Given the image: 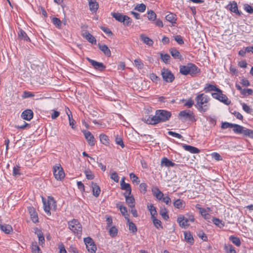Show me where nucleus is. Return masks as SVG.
Masks as SVG:
<instances>
[{
    "label": "nucleus",
    "instance_id": "0e129e2a",
    "mask_svg": "<svg viewBox=\"0 0 253 253\" xmlns=\"http://www.w3.org/2000/svg\"><path fill=\"white\" fill-rule=\"evenodd\" d=\"M244 9L249 13L252 14L253 13V7L248 4L244 5Z\"/></svg>",
    "mask_w": 253,
    "mask_h": 253
},
{
    "label": "nucleus",
    "instance_id": "0eeeda50",
    "mask_svg": "<svg viewBox=\"0 0 253 253\" xmlns=\"http://www.w3.org/2000/svg\"><path fill=\"white\" fill-rule=\"evenodd\" d=\"M163 80L167 83H172L174 79V76L169 69H163L161 72Z\"/></svg>",
    "mask_w": 253,
    "mask_h": 253
},
{
    "label": "nucleus",
    "instance_id": "2f4dec72",
    "mask_svg": "<svg viewBox=\"0 0 253 253\" xmlns=\"http://www.w3.org/2000/svg\"><path fill=\"white\" fill-rule=\"evenodd\" d=\"M166 19L172 24L176 23V15L173 13H169L166 16Z\"/></svg>",
    "mask_w": 253,
    "mask_h": 253
},
{
    "label": "nucleus",
    "instance_id": "b1692460",
    "mask_svg": "<svg viewBox=\"0 0 253 253\" xmlns=\"http://www.w3.org/2000/svg\"><path fill=\"white\" fill-rule=\"evenodd\" d=\"M88 4L89 6V10L91 11L95 12L98 9L99 5L96 0H89Z\"/></svg>",
    "mask_w": 253,
    "mask_h": 253
},
{
    "label": "nucleus",
    "instance_id": "dca6fc26",
    "mask_svg": "<svg viewBox=\"0 0 253 253\" xmlns=\"http://www.w3.org/2000/svg\"><path fill=\"white\" fill-rule=\"evenodd\" d=\"M198 208L199 211L201 213V215L205 219L209 221V220L211 219V215L208 212V211L210 212L211 211L210 208H207L208 211L202 207H198Z\"/></svg>",
    "mask_w": 253,
    "mask_h": 253
},
{
    "label": "nucleus",
    "instance_id": "1a4fd4ad",
    "mask_svg": "<svg viewBox=\"0 0 253 253\" xmlns=\"http://www.w3.org/2000/svg\"><path fill=\"white\" fill-rule=\"evenodd\" d=\"M86 59L96 70L103 72L105 70L106 66L103 63L97 62L88 57H86Z\"/></svg>",
    "mask_w": 253,
    "mask_h": 253
},
{
    "label": "nucleus",
    "instance_id": "58836bf2",
    "mask_svg": "<svg viewBox=\"0 0 253 253\" xmlns=\"http://www.w3.org/2000/svg\"><path fill=\"white\" fill-rule=\"evenodd\" d=\"M127 221L129 226V230L133 233H136L137 228L134 223L130 221L129 218H127Z\"/></svg>",
    "mask_w": 253,
    "mask_h": 253
},
{
    "label": "nucleus",
    "instance_id": "79ce46f5",
    "mask_svg": "<svg viewBox=\"0 0 253 253\" xmlns=\"http://www.w3.org/2000/svg\"><path fill=\"white\" fill-rule=\"evenodd\" d=\"M121 187L122 190L126 191V193L128 194V195L131 194V189L129 184L126 183V184H124V185H122Z\"/></svg>",
    "mask_w": 253,
    "mask_h": 253
},
{
    "label": "nucleus",
    "instance_id": "4be33fe9",
    "mask_svg": "<svg viewBox=\"0 0 253 253\" xmlns=\"http://www.w3.org/2000/svg\"><path fill=\"white\" fill-rule=\"evenodd\" d=\"M182 147L185 150L193 154H197L200 152V150L197 148L191 145L183 144Z\"/></svg>",
    "mask_w": 253,
    "mask_h": 253
},
{
    "label": "nucleus",
    "instance_id": "39448f33",
    "mask_svg": "<svg viewBox=\"0 0 253 253\" xmlns=\"http://www.w3.org/2000/svg\"><path fill=\"white\" fill-rule=\"evenodd\" d=\"M178 118L183 121L186 120L191 122L195 121L194 113L190 110H185L180 111L178 114Z\"/></svg>",
    "mask_w": 253,
    "mask_h": 253
},
{
    "label": "nucleus",
    "instance_id": "49530a36",
    "mask_svg": "<svg viewBox=\"0 0 253 253\" xmlns=\"http://www.w3.org/2000/svg\"><path fill=\"white\" fill-rule=\"evenodd\" d=\"M148 19L149 20L154 21L156 19V14L152 10L148 11Z\"/></svg>",
    "mask_w": 253,
    "mask_h": 253
},
{
    "label": "nucleus",
    "instance_id": "052dcab7",
    "mask_svg": "<svg viewBox=\"0 0 253 253\" xmlns=\"http://www.w3.org/2000/svg\"><path fill=\"white\" fill-rule=\"evenodd\" d=\"M34 96V94L32 92L24 91L22 95V98L23 99L32 97Z\"/></svg>",
    "mask_w": 253,
    "mask_h": 253
},
{
    "label": "nucleus",
    "instance_id": "aec40b11",
    "mask_svg": "<svg viewBox=\"0 0 253 253\" xmlns=\"http://www.w3.org/2000/svg\"><path fill=\"white\" fill-rule=\"evenodd\" d=\"M152 192L153 196L158 200L160 201L162 199V196L164 195L162 192L157 187H153L152 188Z\"/></svg>",
    "mask_w": 253,
    "mask_h": 253
},
{
    "label": "nucleus",
    "instance_id": "6e6552de",
    "mask_svg": "<svg viewBox=\"0 0 253 253\" xmlns=\"http://www.w3.org/2000/svg\"><path fill=\"white\" fill-rule=\"evenodd\" d=\"M53 174L57 180H62L65 177L64 170L60 164L56 165L53 168Z\"/></svg>",
    "mask_w": 253,
    "mask_h": 253
},
{
    "label": "nucleus",
    "instance_id": "e2e57ef3",
    "mask_svg": "<svg viewBox=\"0 0 253 253\" xmlns=\"http://www.w3.org/2000/svg\"><path fill=\"white\" fill-rule=\"evenodd\" d=\"M118 230L115 226L110 227L109 229V234L112 237H115L117 235Z\"/></svg>",
    "mask_w": 253,
    "mask_h": 253
},
{
    "label": "nucleus",
    "instance_id": "7ed1b4c3",
    "mask_svg": "<svg viewBox=\"0 0 253 253\" xmlns=\"http://www.w3.org/2000/svg\"><path fill=\"white\" fill-rule=\"evenodd\" d=\"M171 116V113L168 111L165 110H157L155 112L154 118L156 122L159 124L161 122H165L169 120Z\"/></svg>",
    "mask_w": 253,
    "mask_h": 253
},
{
    "label": "nucleus",
    "instance_id": "8fccbe9b",
    "mask_svg": "<svg viewBox=\"0 0 253 253\" xmlns=\"http://www.w3.org/2000/svg\"><path fill=\"white\" fill-rule=\"evenodd\" d=\"M134 63L136 68L141 69L143 68L144 65L140 59H136L134 60Z\"/></svg>",
    "mask_w": 253,
    "mask_h": 253
},
{
    "label": "nucleus",
    "instance_id": "603ef678",
    "mask_svg": "<svg viewBox=\"0 0 253 253\" xmlns=\"http://www.w3.org/2000/svg\"><path fill=\"white\" fill-rule=\"evenodd\" d=\"M126 201L127 204H133L134 202V198L132 196H130V195L125 193Z\"/></svg>",
    "mask_w": 253,
    "mask_h": 253
},
{
    "label": "nucleus",
    "instance_id": "bf43d9fd",
    "mask_svg": "<svg viewBox=\"0 0 253 253\" xmlns=\"http://www.w3.org/2000/svg\"><path fill=\"white\" fill-rule=\"evenodd\" d=\"M242 106L243 110L244 111H245L246 113L251 114L252 112V111H253L252 109L251 108V107L249 106H248V105H247L246 103H242Z\"/></svg>",
    "mask_w": 253,
    "mask_h": 253
},
{
    "label": "nucleus",
    "instance_id": "c03bdc74",
    "mask_svg": "<svg viewBox=\"0 0 253 253\" xmlns=\"http://www.w3.org/2000/svg\"><path fill=\"white\" fill-rule=\"evenodd\" d=\"M129 177L133 183H135L136 184H138L139 183L140 181L139 180V178L134 173H130L129 174Z\"/></svg>",
    "mask_w": 253,
    "mask_h": 253
},
{
    "label": "nucleus",
    "instance_id": "c756f323",
    "mask_svg": "<svg viewBox=\"0 0 253 253\" xmlns=\"http://www.w3.org/2000/svg\"><path fill=\"white\" fill-rule=\"evenodd\" d=\"M233 127H234L233 131L235 133L244 134L245 127L237 124H234Z\"/></svg>",
    "mask_w": 253,
    "mask_h": 253
},
{
    "label": "nucleus",
    "instance_id": "de8ad7c7",
    "mask_svg": "<svg viewBox=\"0 0 253 253\" xmlns=\"http://www.w3.org/2000/svg\"><path fill=\"white\" fill-rule=\"evenodd\" d=\"M86 247L88 251L91 253H95L97 249L96 245L94 244V242H93V244H90L86 246Z\"/></svg>",
    "mask_w": 253,
    "mask_h": 253
},
{
    "label": "nucleus",
    "instance_id": "37998d69",
    "mask_svg": "<svg viewBox=\"0 0 253 253\" xmlns=\"http://www.w3.org/2000/svg\"><path fill=\"white\" fill-rule=\"evenodd\" d=\"M152 220L153 221V224L154 225V226L157 228V229H162L163 228V226L162 225V223H161V221L157 219L156 218V217H153V218H152Z\"/></svg>",
    "mask_w": 253,
    "mask_h": 253
},
{
    "label": "nucleus",
    "instance_id": "09e8293b",
    "mask_svg": "<svg viewBox=\"0 0 253 253\" xmlns=\"http://www.w3.org/2000/svg\"><path fill=\"white\" fill-rule=\"evenodd\" d=\"M146 9V5L143 3L138 4L134 8V10H137L139 12H143Z\"/></svg>",
    "mask_w": 253,
    "mask_h": 253
},
{
    "label": "nucleus",
    "instance_id": "72a5a7b5",
    "mask_svg": "<svg viewBox=\"0 0 253 253\" xmlns=\"http://www.w3.org/2000/svg\"><path fill=\"white\" fill-rule=\"evenodd\" d=\"M68 110L69 112H67L66 113H67V114L68 117L69 125L72 127V128H75L76 127V126H75L76 122L73 119L72 113H71V111H70V110L69 109H68Z\"/></svg>",
    "mask_w": 253,
    "mask_h": 253
},
{
    "label": "nucleus",
    "instance_id": "7c9ffc66",
    "mask_svg": "<svg viewBox=\"0 0 253 253\" xmlns=\"http://www.w3.org/2000/svg\"><path fill=\"white\" fill-rule=\"evenodd\" d=\"M111 15L116 20L122 23L124 20V17L125 15H123L122 13L119 12H112Z\"/></svg>",
    "mask_w": 253,
    "mask_h": 253
},
{
    "label": "nucleus",
    "instance_id": "2eb2a0df",
    "mask_svg": "<svg viewBox=\"0 0 253 253\" xmlns=\"http://www.w3.org/2000/svg\"><path fill=\"white\" fill-rule=\"evenodd\" d=\"M21 118L27 121H30L33 118V112L31 109H26L21 114Z\"/></svg>",
    "mask_w": 253,
    "mask_h": 253
},
{
    "label": "nucleus",
    "instance_id": "f704fd0d",
    "mask_svg": "<svg viewBox=\"0 0 253 253\" xmlns=\"http://www.w3.org/2000/svg\"><path fill=\"white\" fill-rule=\"evenodd\" d=\"M31 250L33 253H42V251L36 242H32Z\"/></svg>",
    "mask_w": 253,
    "mask_h": 253
},
{
    "label": "nucleus",
    "instance_id": "a211bd4d",
    "mask_svg": "<svg viewBox=\"0 0 253 253\" xmlns=\"http://www.w3.org/2000/svg\"><path fill=\"white\" fill-rule=\"evenodd\" d=\"M18 38L21 41L29 42H31L30 39L28 36L26 32L21 29H20L18 32Z\"/></svg>",
    "mask_w": 253,
    "mask_h": 253
},
{
    "label": "nucleus",
    "instance_id": "f8f14e48",
    "mask_svg": "<svg viewBox=\"0 0 253 253\" xmlns=\"http://www.w3.org/2000/svg\"><path fill=\"white\" fill-rule=\"evenodd\" d=\"M177 221L181 228H186L189 226V220L183 215H180L177 219Z\"/></svg>",
    "mask_w": 253,
    "mask_h": 253
},
{
    "label": "nucleus",
    "instance_id": "a18cd8bd",
    "mask_svg": "<svg viewBox=\"0 0 253 253\" xmlns=\"http://www.w3.org/2000/svg\"><path fill=\"white\" fill-rule=\"evenodd\" d=\"M120 211L122 214L125 216V218L127 220L129 218V215L127 213V211L126 207H119Z\"/></svg>",
    "mask_w": 253,
    "mask_h": 253
},
{
    "label": "nucleus",
    "instance_id": "cd10ccee",
    "mask_svg": "<svg viewBox=\"0 0 253 253\" xmlns=\"http://www.w3.org/2000/svg\"><path fill=\"white\" fill-rule=\"evenodd\" d=\"M91 187L92 188L93 195L96 197H98L101 191L99 186L97 183L92 182L91 183Z\"/></svg>",
    "mask_w": 253,
    "mask_h": 253
},
{
    "label": "nucleus",
    "instance_id": "4d7b16f0",
    "mask_svg": "<svg viewBox=\"0 0 253 253\" xmlns=\"http://www.w3.org/2000/svg\"><path fill=\"white\" fill-rule=\"evenodd\" d=\"M161 58L164 62L165 63H168L169 62L170 57L168 54H163L161 53Z\"/></svg>",
    "mask_w": 253,
    "mask_h": 253
},
{
    "label": "nucleus",
    "instance_id": "13d9d810",
    "mask_svg": "<svg viewBox=\"0 0 253 253\" xmlns=\"http://www.w3.org/2000/svg\"><path fill=\"white\" fill-rule=\"evenodd\" d=\"M253 90L250 88H248V89L244 88L242 89V90H241V94H242L243 95H244V96L251 95L253 94Z\"/></svg>",
    "mask_w": 253,
    "mask_h": 253
},
{
    "label": "nucleus",
    "instance_id": "c9c22d12",
    "mask_svg": "<svg viewBox=\"0 0 253 253\" xmlns=\"http://www.w3.org/2000/svg\"><path fill=\"white\" fill-rule=\"evenodd\" d=\"M224 249L226 253H237L235 248L231 245L225 244Z\"/></svg>",
    "mask_w": 253,
    "mask_h": 253
},
{
    "label": "nucleus",
    "instance_id": "bb28decb",
    "mask_svg": "<svg viewBox=\"0 0 253 253\" xmlns=\"http://www.w3.org/2000/svg\"><path fill=\"white\" fill-rule=\"evenodd\" d=\"M0 229L2 232L7 234H10L13 231L11 226L9 224H1L0 226Z\"/></svg>",
    "mask_w": 253,
    "mask_h": 253
},
{
    "label": "nucleus",
    "instance_id": "f3484780",
    "mask_svg": "<svg viewBox=\"0 0 253 253\" xmlns=\"http://www.w3.org/2000/svg\"><path fill=\"white\" fill-rule=\"evenodd\" d=\"M83 36L90 43L95 44L96 43V40L91 34L87 31H85L83 34Z\"/></svg>",
    "mask_w": 253,
    "mask_h": 253
},
{
    "label": "nucleus",
    "instance_id": "3c124183",
    "mask_svg": "<svg viewBox=\"0 0 253 253\" xmlns=\"http://www.w3.org/2000/svg\"><path fill=\"white\" fill-rule=\"evenodd\" d=\"M20 170V169L19 166L14 167L13 168V175L16 177H19L21 175Z\"/></svg>",
    "mask_w": 253,
    "mask_h": 253
},
{
    "label": "nucleus",
    "instance_id": "5fc2aeb1",
    "mask_svg": "<svg viewBox=\"0 0 253 253\" xmlns=\"http://www.w3.org/2000/svg\"><path fill=\"white\" fill-rule=\"evenodd\" d=\"M243 135L253 138V130L245 128Z\"/></svg>",
    "mask_w": 253,
    "mask_h": 253
},
{
    "label": "nucleus",
    "instance_id": "ddd939ff",
    "mask_svg": "<svg viewBox=\"0 0 253 253\" xmlns=\"http://www.w3.org/2000/svg\"><path fill=\"white\" fill-rule=\"evenodd\" d=\"M28 211L30 215L31 219L34 223L39 222L38 213L33 207H29Z\"/></svg>",
    "mask_w": 253,
    "mask_h": 253
},
{
    "label": "nucleus",
    "instance_id": "6ab92c4d",
    "mask_svg": "<svg viewBox=\"0 0 253 253\" xmlns=\"http://www.w3.org/2000/svg\"><path fill=\"white\" fill-rule=\"evenodd\" d=\"M206 92H209L211 91H215L217 92H221V89L216 87L215 85L210 84H207L204 89Z\"/></svg>",
    "mask_w": 253,
    "mask_h": 253
},
{
    "label": "nucleus",
    "instance_id": "412c9836",
    "mask_svg": "<svg viewBox=\"0 0 253 253\" xmlns=\"http://www.w3.org/2000/svg\"><path fill=\"white\" fill-rule=\"evenodd\" d=\"M161 165L162 167H173L176 165L172 162V161H170L169 159H168L166 157H164L161 160Z\"/></svg>",
    "mask_w": 253,
    "mask_h": 253
},
{
    "label": "nucleus",
    "instance_id": "680f3d73",
    "mask_svg": "<svg viewBox=\"0 0 253 253\" xmlns=\"http://www.w3.org/2000/svg\"><path fill=\"white\" fill-rule=\"evenodd\" d=\"M149 211L151 215V218L153 217H156V215L157 214L155 207H148Z\"/></svg>",
    "mask_w": 253,
    "mask_h": 253
},
{
    "label": "nucleus",
    "instance_id": "a19ab883",
    "mask_svg": "<svg viewBox=\"0 0 253 253\" xmlns=\"http://www.w3.org/2000/svg\"><path fill=\"white\" fill-rule=\"evenodd\" d=\"M159 201H161L167 205H170L171 202L170 198L167 194H164Z\"/></svg>",
    "mask_w": 253,
    "mask_h": 253
},
{
    "label": "nucleus",
    "instance_id": "ea45409f",
    "mask_svg": "<svg viewBox=\"0 0 253 253\" xmlns=\"http://www.w3.org/2000/svg\"><path fill=\"white\" fill-rule=\"evenodd\" d=\"M99 137L100 141L103 144L107 145L109 143V139L106 135L104 134H100Z\"/></svg>",
    "mask_w": 253,
    "mask_h": 253
},
{
    "label": "nucleus",
    "instance_id": "9b49d317",
    "mask_svg": "<svg viewBox=\"0 0 253 253\" xmlns=\"http://www.w3.org/2000/svg\"><path fill=\"white\" fill-rule=\"evenodd\" d=\"M227 7L231 12L235 13L239 16L241 15L242 12L239 11L237 3L235 1L230 2L227 5Z\"/></svg>",
    "mask_w": 253,
    "mask_h": 253
},
{
    "label": "nucleus",
    "instance_id": "864d4df0",
    "mask_svg": "<svg viewBox=\"0 0 253 253\" xmlns=\"http://www.w3.org/2000/svg\"><path fill=\"white\" fill-rule=\"evenodd\" d=\"M53 24L58 28H60L61 26V20L56 17H53L52 20Z\"/></svg>",
    "mask_w": 253,
    "mask_h": 253
},
{
    "label": "nucleus",
    "instance_id": "f03ea898",
    "mask_svg": "<svg viewBox=\"0 0 253 253\" xmlns=\"http://www.w3.org/2000/svg\"><path fill=\"white\" fill-rule=\"evenodd\" d=\"M200 72V69L194 64L192 63H188L186 65H181L179 66V73L183 75H190L194 77Z\"/></svg>",
    "mask_w": 253,
    "mask_h": 253
},
{
    "label": "nucleus",
    "instance_id": "6e6d98bb",
    "mask_svg": "<svg viewBox=\"0 0 253 253\" xmlns=\"http://www.w3.org/2000/svg\"><path fill=\"white\" fill-rule=\"evenodd\" d=\"M122 23H123L125 26H129L131 24L132 21L128 16L125 15L124 17V21H123Z\"/></svg>",
    "mask_w": 253,
    "mask_h": 253
},
{
    "label": "nucleus",
    "instance_id": "338daca9",
    "mask_svg": "<svg viewBox=\"0 0 253 253\" xmlns=\"http://www.w3.org/2000/svg\"><path fill=\"white\" fill-rule=\"evenodd\" d=\"M111 178L116 182H118L119 181V177L116 172H113L111 175Z\"/></svg>",
    "mask_w": 253,
    "mask_h": 253
},
{
    "label": "nucleus",
    "instance_id": "f257e3e1",
    "mask_svg": "<svg viewBox=\"0 0 253 253\" xmlns=\"http://www.w3.org/2000/svg\"><path fill=\"white\" fill-rule=\"evenodd\" d=\"M210 98L207 95L204 93L198 94L195 97V101L196 102L195 107L197 110L202 113L207 111L210 106L209 101Z\"/></svg>",
    "mask_w": 253,
    "mask_h": 253
},
{
    "label": "nucleus",
    "instance_id": "473e14b6",
    "mask_svg": "<svg viewBox=\"0 0 253 253\" xmlns=\"http://www.w3.org/2000/svg\"><path fill=\"white\" fill-rule=\"evenodd\" d=\"M229 239L236 246L240 247L241 246V242L239 238L232 235L229 237Z\"/></svg>",
    "mask_w": 253,
    "mask_h": 253
},
{
    "label": "nucleus",
    "instance_id": "e433bc0d",
    "mask_svg": "<svg viewBox=\"0 0 253 253\" xmlns=\"http://www.w3.org/2000/svg\"><path fill=\"white\" fill-rule=\"evenodd\" d=\"M181 102H185L184 104V106L187 107L188 108H191L193 105L194 104V101L192 99V98H189L188 100H185L184 99H181L180 100Z\"/></svg>",
    "mask_w": 253,
    "mask_h": 253
},
{
    "label": "nucleus",
    "instance_id": "5701e85b",
    "mask_svg": "<svg viewBox=\"0 0 253 253\" xmlns=\"http://www.w3.org/2000/svg\"><path fill=\"white\" fill-rule=\"evenodd\" d=\"M169 52L171 56L175 59H179L180 61L183 60L180 52L175 48H171L169 49Z\"/></svg>",
    "mask_w": 253,
    "mask_h": 253
},
{
    "label": "nucleus",
    "instance_id": "69168bd1",
    "mask_svg": "<svg viewBox=\"0 0 253 253\" xmlns=\"http://www.w3.org/2000/svg\"><path fill=\"white\" fill-rule=\"evenodd\" d=\"M175 41L180 45L184 44V41L180 35H176L174 37Z\"/></svg>",
    "mask_w": 253,
    "mask_h": 253
},
{
    "label": "nucleus",
    "instance_id": "4468645a",
    "mask_svg": "<svg viewBox=\"0 0 253 253\" xmlns=\"http://www.w3.org/2000/svg\"><path fill=\"white\" fill-rule=\"evenodd\" d=\"M43 206H56V201L52 196H48L47 199L42 197Z\"/></svg>",
    "mask_w": 253,
    "mask_h": 253
},
{
    "label": "nucleus",
    "instance_id": "393cba45",
    "mask_svg": "<svg viewBox=\"0 0 253 253\" xmlns=\"http://www.w3.org/2000/svg\"><path fill=\"white\" fill-rule=\"evenodd\" d=\"M98 47L106 56L110 57L111 56V51L106 44H98Z\"/></svg>",
    "mask_w": 253,
    "mask_h": 253
},
{
    "label": "nucleus",
    "instance_id": "c85d7f7f",
    "mask_svg": "<svg viewBox=\"0 0 253 253\" xmlns=\"http://www.w3.org/2000/svg\"><path fill=\"white\" fill-rule=\"evenodd\" d=\"M142 121L144 123L149 125H155L157 124L155 118H154V116H149L148 117H145L142 119Z\"/></svg>",
    "mask_w": 253,
    "mask_h": 253
},
{
    "label": "nucleus",
    "instance_id": "20e7f679",
    "mask_svg": "<svg viewBox=\"0 0 253 253\" xmlns=\"http://www.w3.org/2000/svg\"><path fill=\"white\" fill-rule=\"evenodd\" d=\"M69 228L77 235H80L82 232V227L80 223L76 219L68 221Z\"/></svg>",
    "mask_w": 253,
    "mask_h": 253
},
{
    "label": "nucleus",
    "instance_id": "774afa93",
    "mask_svg": "<svg viewBox=\"0 0 253 253\" xmlns=\"http://www.w3.org/2000/svg\"><path fill=\"white\" fill-rule=\"evenodd\" d=\"M86 177L87 179L92 180L94 178V175L90 170H85L84 171Z\"/></svg>",
    "mask_w": 253,
    "mask_h": 253
},
{
    "label": "nucleus",
    "instance_id": "4c0bfd02",
    "mask_svg": "<svg viewBox=\"0 0 253 253\" xmlns=\"http://www.w3.org/2000/svg\"><path fill=\"white\" fill-rule=\"evenodd\" d=\"M140 38L141 40L146 44L150 46L153 44V41L152 39H150L148 37H146L143 35H141Z\"/></svg>",
    "mask_w": 253,
    "mask_h": 253
},
{
    "label": "nucleus",
    "instance_id": "423d86ee",
    "mask_svg": "<svg viewBox=\"0 0 253 253\" xmlns=\"http://www.w3.org/2000/svg\"><path fill=\"white\" fill-rule=\"evenodd\" d=\"M212 97L219 101L223 103L224 104L228 105L230 104L231 101L229 100L227 96L222 93V91L221 90V92H214L211 93Z\"/></svg>",
    "mask_w": 253,
    "mask_h": 253
},
{
    "label": "nucleus",
    "instance_id": "a878e982",
    "mask_svg": "<svg viewBox=\"0 0 253 253\" xmlns=\"http://www.w3.org/2000/svg\"><path fill=\"white\" fill-rule=\"evenodd\" d=\"M184 239L185 241L191 245H193L194 242V238L189 231H185L184 232Z\"/></svg>",
    "mask_w": 253,
    "mask_h": 253
},
{
    "label": "nucleus",
    "instance_id": "9d476101",
    "mask_svg": "<svg viewBox=\"0 0 253 253\" xmlns=\"http://www.w3.org/2000/svg\"><path fill=\"white\" fill-rule=\"evenodd\" d=\"M84 136L90 146H94L95 144V139L91 133L86 130L83 131Z\"/></svg>",
    "mask_w": 253,
    "mask_h": 253
}]
</instances>
